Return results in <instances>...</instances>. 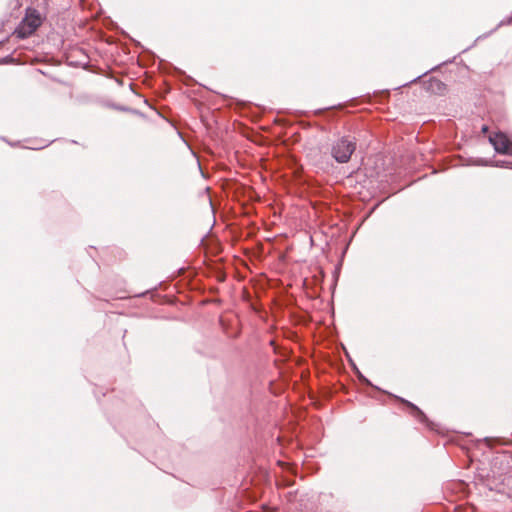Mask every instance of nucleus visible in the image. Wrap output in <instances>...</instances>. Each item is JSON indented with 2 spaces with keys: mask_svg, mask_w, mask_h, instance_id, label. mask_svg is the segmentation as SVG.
Wrapping results in <instances>:
<instances>
[{
  "mask_svg": "<svg viewBox=\"0 0 512 512\" xmlns=\"http://www.w3.org/2000/svg\"><path fill=\"white\" fill-rule=\"evenodd\" d=\"M41 24V15L36 10L28 9L14 34L20 39H25L31 36Z\"/></svg>",
  "mask_w": 512,
  "mask_h": 512,
  "instance_id": "nucleus-1",
  "label": "nucleus"
},
{
  "mask_svg": "<svg viewBox=\"0 0 512 512\" xmlns=\"http://www.w3.org/2000/svg\"><path fill=\"white\" fill-rule=\"evenodd\" d=\"M356 149L354 138L342 137L331 148V155L338 163H347Z\"/></svg>",
  "mask_w": 512,
  "mask_h": 512,
  "instance_id": "nucleus-2",
  "label": "nucleus"
},
{
  "mask_svg": "<svg viewBox=\"0 0 512 512\" xmlns=\"http://www.w3.org/2000/svg\"><path fill=\"white\" fill-rule=\"evenodd\" d=\"M489 142L497 153L512 155V141L504 133L498 132L490 135Z\"/></svg>",
  "mask_w": 512,
  "mask_h": 512,
  "instance_id": "nucleus-3",
  "label": "nucleus"
},
{
  "mask_svg": "<svg viewBox=\"0 0 512 512\" xmlns=\"http://www.w3.org/2000/svg\"><path fill=\"white\" fill-rule=\"evenodd\" d=\"M409 405H410L411 407H413V408L417 411V413H419V414H421V415H422V412H421L420 410H418L414 405H412V404H409Z\"/></svg>",
  "mask_w": 512,
  "mask_h": 512,
  "instance_id": "nucleus-4",
  "label": "nucleus"
},
{
  "mask_svg": "<svg viewBox=\"0 0 512 512\" xmlns=\"http://www.w3.org/2000/svg\"><path fill=\"white\" fill-rule=\"evenodd\" d=\"M508 163L507 162H501V163H498L497 166H506Z\"/></svg>",
  "mask_w": 512,
  "mask_h": 512,
  "instance_id": "nucleus-5",
  "label": "nucleus"
},
{
  "mask_svg": "<svg viewBox=\"0 0 512 512\" xmlns=\"http://www.w3.org/2000/svg\"><path fill=\"white\" fill-rule=\"evenodd\" d=\"M482 130L483 132H486L488 130L487 126H483Z\"/></svg>",
  "mask_w": 512,
  "mask_h": 512,
  "instance_id": "nucleus-6",
  "label": "nucleus"
},
{
  "mask_svg": "<svg viewBox=\"0 0 512 512\" xmlns=\"http://www.w3.org/2000/svg\"><path fill=\"white\" fill-rule=\"evenodd\" d=\"M435 84L439 87L441 83L439 81H436Z\"/></svg>",
  "mask_w": 512,
  "mask_h": 512,
  "instance_id": "nucleus-7",
  "label": "nucleus"
}]
</instances>
